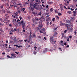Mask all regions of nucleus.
Here are the masks:
<instances>
[{"label": "nucleus", "mask_w": 77, "mask_h": 77, "mask_svg": "<svg viewBox=\"0 0 77 77\" xmlns=\"http://www.w3.org/2000/svg\"><path fill=\"white\" fill-rule=\"evenodd\" d=\"M56 20H59V16H57L56 17Z\"/></svg>", "instance_id": "nucleus-26"}, {"label": "nucleus", "mask_w": 77, "mask_h": 77, "mask_svg": "<svg viewBox=\"0 0 77 77\" xmlns=\"http://www.w3.org/2000/svg\"><path fill=\"white\" fill-rule=\"evenodd\" d=\"M45 29L43 28L42 29V31L41 30L39 31V32H40V33H44V32H45Z\"/></svg>", "instance_id": "nucleus-4"}, {"label": "nucleus", "mask_w": 77, "mask_h": 77, "mask_svg": "<svg viewBox=\"0 0 77 77\" xmlns=\"http://www.w3.org/2000/svg\"><path fill=\"white\" fill-rule=\"evenodd\" d=\"M35 9H37V10H38L39 9V6L35 7Z\"/></svg>", "instance_id": "nucleus-16"}, {"label": "nucleus", "mask_w": 77, "mask_h": 77, "mask_svg": "<svg viewBox=\"0 0 77 77\" xmlns=\"http://www.w3.org/2000/svg\"><path fill=\"white\" fill-rule=\"evenodd\" d=\"M57 31H55L54 34L53 35V36L54 38L57 37Z\"/></svg>", "instance_id": "nucleus-5"}, {"label": "nucleus", "mask_w": 77, "mask_h": 77, "mask_svg": "<svg viewBox=\"0 0 77 77\" xmlns=\"http://www.w3.org/2000/svg\"><path fill=\"white\" fill-rule=\"evenodd\" d=\"M13 38L14 39V42H15V41H16V40H17V38L16 37H14Z\"/></svg>", "instance_id": "nucleus-15"}, {"label": "nucleus", "mask_w": 77, "mask_h": 77, "mask_svg": "<svg viewBox=\"0 0 77 77\" xmlns=\"http://www.w3.org/2000/svg\"><path fill=\"white\" fill-rule=\"evenodd\" d=\"M31 10L32 11H34V8L33 7H31Z\"/></svg>", "instance_id": "nucleus-21"}, {"label": "nucleus", "mask_w": 77, "mask_h": 77, "mask_svg": "<svg viewBox=\"0 0 77 77\" xmlns=\"http://www.w3.org/2000/svg\"><path fill=\"white\" fill-rule=\"evenodd\" d=\"M47 51V48H46L45 49V51H44L43 52V53H44V52H45V51H46H46Z\"/></svg>", "instance_id": "nucleus-30"}, {"label": "nucleus", "mask_w": 77, "mask_h": 77, "mask_svg": "<svg viewBox=\"0 0 77 77\" xmlns=\"http://www.w3.org/2000/svg\"><path fill=\"white\" fill-rule=\"evenodd\" d=\"M19 24L20 25H21L23 26H25V25H26V23H24V21L22 20L21 22H19Z\"/></svg>", "instance_id": "nucleus-2"}, {"label": "nucleus", "mask_w": 77, "mask_h": 77, "mask_svg": "<svg viewBox=\"0 0 77 77\" xmlns=\"http://www.w3.org/2000/svg\"><path fill=\"white\" fill-rule=\"evenodd\" d=\"M12 32H14V31L11 30L10 31V35H12Z\"/></svg>", "instance_id": "nucleus-14"}, {"label": "nucleus", "mask_w": 77, "mask_h": 77, "mask_svg": "<svg viewBox=\"0 0 77 77\" xmlns=\"http://www.w3.org/2000/svg\"><path fill=\"white\" fill-rule=\"evenodd\" d=\"M46 17V18H49V15L47 16Z\"/></svg>", "instance_id": "nucleus-64"}, {"label": "nucleus", "mask_w": 77, "mask_h": 77, "mask_svg": "<svg viewBox=\"0 0 77 77\" xmlns=\"http://www.w3.org/2000/svg\"><path fill=\"white\" fill-rule=\"evenodd\" d=\"M60 42L61 43V44H63V41H61Z\"/></svg>", "instance_id": "nucleus-51"}, {"label": "nucleus", "mask_w": 77, "mask_h": 77, "mask_svg": "<svg viewBox=\"0 0 77 77\" xmlns=\"http://www.w3.org/2000/svg\"><path fill=\"white\" fill-rule=\"evenodd\" d=\"M26 10V9L25 8H23L22 10H21V11H22L24 14H26V11H25Z\"/></svg>", "instance_id": "nucleus-6"}, {"label": "nucleus", "mask_w": 77, "mask_h": 77, "mask_svg": "<svg viewBox=\"0 0 77 77\" xmlns=\"http://www.w3.org/2000/svg\"><path fill=\"white\" fill-rule=\"evenodd\" d=\"M67 41H69V38H68L67 39Z\"/></svg>", "instance_id": "nucleus-53"}, {"label": "nucleus", "mask_w": 77, "mask_h": 77, "mask_svg": "<svg viewBox=\"0 0 77 77\" xmlns=\"http://www.w3.org/2000/svg\"><path fill=\"white\" fill-rule=\"evenodd\" d=\"M32 36V38H36V35H35V34H33Z\"/></svg>", "instance_id": "nucleus-13"}, {"label": "nucleus", "mask_w": 77, "mask_h": 77, "mask_svg": "<svg viewBox=\"0 0 77 77\" xmlns=\"http://www.w3.org/2000/svg\"><path fill=\"white\" fill-rule=\"evenodd\" d=\"M38 15H40V16H41V12H40L39 13H38Z\"/></svg>", "instance_id": "nucleus-38"}, {"label": "nucleus", "mask_w": 77, "mask_h": 77, "mask_svg": "<svg viewBox=\"0 0 77 77\" xmlns=\"http://www.w3.org/2000/svg\"><path fill=\"white\" fill-rule=\"evenodd\" d=\"M67 31L66 30H65L64 32V33H66Z\"/></svg>", "instance_id": "nucleus-57"}, {"label": "nucleus", "mask_w": 77, "mask_h": 77, "mask_svg": "<svg viewBox=\"0 0 77 77\" xmlns=\"http://www.w3.org/2000/svg\"><path fill=\"white\" fill-rule=\"evenodd\" d=\"M74 33H75V35H76L77 34V32L76 31H75L74 32Z\"/></svg>", "instance_id": "nucleus-56"}, {"label": "nucleus", "mask_w": 77, "mask_h": 77, "mask_svg": "<svg viewBox=\"0 0 77 77\" xmlns=\"http://www.w3.org/2000/svg\"><path fill=\"white\" fill-rule=\"evenodd\" d=\"M73 13H74L75 14H76V13H77V11H73Z\"/></svg>", "instance_id": "nucleus-37"}, {"label": "nucleus", "mask_w": 77, "mask_h": 77, "mask_svg": "<svg viewBox=\"0 0 77 77\" xmlns=\"http://www.w3.org/2000/svg\"><path fill=\"white\" fill-rule=\"evenodd\" d=\"M65 27H67V29H68V27H69V24H65Z\"/></svg>", "instance_id": "nucleus-11"}, {"label": "nucleus", "mask_w": 77, "mask_h": 77, "mask_svg": "<svg viewBox=\"0 0 77 77\" xmlns=\"http://www.w3.org/2000/svg\"><path fill=\"white\" fill-rule=\"evenodd\" d=\"M35 21H39V19H38V18H35Z\"/></svg>", "instance_id": "nucleus-32"}, {"label": "nucleus", "mask_w": 77, "mask_h": 77, "mask_svg": "<svg viewBox=\"0 0 77 77\" xmlns=\"http://www.w3.org/2000/svg\"><path fill=\"white\" fill-rule=\"evenodd\" d=\"M7 13L8 14H11V11L9 10H8L7 11Z\"/></svg>", "instance_id": "nucleus-20"}, {"label": "nucleus", "mask_w": 77, "mask_h": 77, "mask_svg": "<svg viewBox=\"0 0 77 77\" xmlns=\"http://www.w3.org/2000/svg\"><path fill=\"white\" fill-rule=\"evenodd\" d=\"M42 6H43V7H45V5H44L43 4H42Z\"/></svg>", "instance_id": "nucleus-61"}, {"label": "nucleus", "mask_w": 77, "mask_h": 77, "mask_svg": "<svg viewBox=\"0 0 77 77\" xmlns=\"http://www.w3.org/2000/svg\"><path fill=\"white\" fill-rule=\"evenodd\" d=\"M5 54H6V53L5 52H3L2 53V54L5 55Z\"/></svg>", "instance_id": "nucleus-60"}, {"label": "nucleus", "mask_w": 77, "mask_h": 77, "mask_svg": "<svg viewBox=\"0 0 77 77\" xmlns=\"http://www.w3.org/2000/svg\"><path fill=\"white\" fill-rule=\"evenodd\" d=\"M61 23V26H65V23Z\"/></svg>", "instance_id": "nucleus-24"}, {"label": "nucleus", "mask_w": 77, "mask_h": 77, "mask_svg": "<svg viewBox=\"0 0 77 77\" xmlns=\"http://www.w3.org/2000/svg\"><path fill=\"white\" fill-rule=\"evenodd\" d=\"M18 6H21V3H19L17 4Z\"/></svg>", "instance_id": "nucleus-49"}, {"label": "nucleus", "mask_w": 77, "mask_h": 77, "mask_svg": "<svg viewBox=\"0 0 77 77\" xmlns=\"http://www.w3.org/2000/svg\"><path fill=\"white\" fill-rule=\"evenodd\" d=\"M34 6H37V3H35V4L34 5Z\"/></svg>", "instance_id": "nucleus-39"}, {"label": "nucleus", "mask_w": 77, "mask_h": 77, "mask_svg": "<svg viewBox=\"0 0 77 77\" xmlns=\"http://www.w3.org/2000/svg\"><path fill=\"white\" fill-rule=\"evenodd\" d=\"M71 8H75V6L73 5H72L71 6Z\"/></svg>", "instance_id": "nucleus-25"}, {"label": "nucleus", "mask_w": 77, "mask_h": 77, "mask_svg": "<svg viewBox=\"0 0 77 77\" xmlns=\"http://www.w3.org/2000/svg\"><path fill=\"white\" fill-rule=\"evenodd\" d=\"M58 15H59V16H60L62 15V14H61V13H58Z\"/></svg>", "instance_id": "nucleus-23"}, {"label": "nucleus", "mask_w": 77, "mask_h": 77, "mask_svg": "<svg viewBox=\"0 0 77 77\" xmlns=\"http://www.w3.org/2000/svg\"><path fill=\"white\" fill-rule=\"evenodd\" d=\"M73 1L74 3H76V2H77V0H73Z\"/></svg>", "instance_id": "nucleus-42"}, {"label": "nucleus", "mask_w": 77, "mask_h": 77, "mask_svg": "<svg viewBox=\"0 0 77 77\" xmlns=\"http://www.w3.org/2000/svg\"><path fill=\"white\" fill-rule=\"evenodd\" d=\"M71 20H73L74 19V17H71L70 18Z\"/></svg>", "instance_id": "nucleus-36"}, {"label": "nucleus", "mask_w": 77, "mask_h": 77, "mask_svg": "<svg viewBox=\"0 0 77 77\" xmlns=\"http://www.w3.org/2000/svg\"><path fill=\"white\" fill-rule=\"evenodd\" d=\"M38 38H40V39H41V37L40 36H38Z\"/></svg>", "instance_id": "nucleus-48"}, {"label": "nucleus", "mask_w": 77, "mask_h": 77, "mask_svg": "<svg viewBox=\"0 0 77 77\" xmlns=\"http://www.w3.org/2000/svg\"><path fill=\"white\" fill-rule=\"evenodd\" d=\"M53 8H52L50 9V12H53Z\"/></svg>", "instance_id": "nucleus-28"}, {"label": "nucleus", "mask_w": 77, "mask_h": 77, "mask_svg": "<svg viewBox=\"0 0 77 77\" xmlns=\"http://www.w3.org/2000/svg\"><path fill=\"white\" fill-rule=\"evenodd\" d=\"M37 30H39L40 31L41 30V28H39V27H37Z\"/></svg>", "instance_id": "nucleus-31"}, {"label": "nucleus", "mask_w": 77, "mask_h": 77, "mask_svg": "<svg viewBox=\"0 0 77 77\" xmlns=\"http://www.w3.org/2000/svg\"><path fill=\"white\" fill-rule=\"evenodd\" d=\"M69 1H67L66 3L67 4H69Z\"/></svg>", "instance_id": "nucleus-59"}, {"label": "nucleus", "mask_w": 77, "mask_h": 77, "mask_svg": "<svg viewBox=\"0 0 77 77\" xmlns=\"http://www.w3.org/2000/svg\"><path fill=\"white\" fill-rule=\"evenodd\" d=\"M7 57L9 58V59H10V58H11V57H10V56H9V55H8L7 56Z\"/></svg>", "instance_id": "nucleus-45"}, {"label": "nucleus", "mask_w": 77, "mask_h": 77, "mask_svg": "<svg viewBox=\"0 0 77 77\" xmlns=\"http://www.w3.org/2000/svg\"><path fill=\"white\" fill-rule=\"evenodd\" d=\"M72 38V36L71 35H70L69 36V38H70V39H71Z\"/></svg>", "instance_id": "nucleus-58"}, {"label": "nucleus", "mask_w": 77, "mask_h": 77, "mask_svg": "<svg viewBox=\"0 0 77 77\" xmlns=\"http://www.w3.org/2000/svg\"><path fill=\"white\" fill-rule=\"evenodd\" d=\"M61 35H62V36H65V35H64V33H61Z\"/></svg>", "instance_id": "nucleus-41"}, {"label": "nucleus", "mask_w": 77, "mask_h": 77, "mask_svg": "<svg viewBox=\"0 0 77 77\" xmlns=\"http://www.w3.org/2000/svg\"><path fill=\"white\" fill-rule=\"evenodd\" d=\"M11 58L13 57L14 58H15L16 57V56H14V57H10V58H11Z\"/></svg>", "instance_id": "nucleus-52"}, {"label": "nucleus", "mask_w": 77, "mask_h": 77, "mask_svg": "<svg viewBox=\"0 0 77 77\" xmlns=\"http://www.w3.org/2000/svg\"><path fill=\"white\" fill-rule=\"evenodd\" d=\"M18 48H21V47H22V46H21V45H20V46H18Z\"/></svg>", "instance_id": "nucleus-55"}, {"label": "nucleus", "mask_w": 77, "mask_h": 77, "mask_svg": "<svg viewBox=\"0 0 77 77\" xmlns=\"http://www.w3.org/2000/svg\"><path fill=\"white\" fill-rule=\"evenodd\" d=\"M14 14H15V16H16V17H17V16H18V14L17 13V12L15 13H14Z\"/></svg>", "instance_id": "nucleus-29"}, {"label": "nucleus", "mask_w": 77, "mask_h": 77, "mask_svg": "<svg viewBox=\"0 0 77 77\" xmlns=\"http://www.w3.org/2000/svg\"><path fill=\"white\" fill-rule=\"evenodd\" d=\"M32 13L34 15H35V14H36V13H35V12H32Z\"/></svg>", "instance_id": "nucleus-47"}, {"label": "nucleus", "mask_w": 77, "mask_h": 77, "mask_svg": "<svg viewBox=\"0 0 77 77\" xmlns=\"http://www.w3.org/2000/svg\"><path fill=\"white\" fill-rule=\"evenodd\" d=\"M76 15V14H73V17H75Z\"/></svg>", "instance_id": "nucleus-54"}, {"label": "nucleus", "mask_w": 77, "mask_h": 77, "mask_svg": "<svg viewBox=\"0 0 77 77\" xmlns=\"http://www.w3.org/2000/svg\"><path fill=\"white\" fill-rule=\"evenodd\" d=\"M60 8H62L63 7V5H60Z\"/></svg>", "instance_id": "nucleus-27"}, {"label": "nucleus", "mask_w": 77, "mask_h": 77, "mask_svg": "<svg viewBox=\"0 0 77 77\" xmlns=\"http://www.w3.org/2000/svg\"><path fill=\"white\" fill-rule=\"evenodd\" d=\"M67 13H68V14H71L72 13V12H71V11H67Z\"/></svg>", "instance_id": "nucleus-18"}, {"label": "nucleus", "mask_w": 77, "mask_h": 77, "mask_svg": "<svg viewBox=\"0 0 77 77\" xmlns=\"http://www.w3.org/2000/svg\"><path fill=\"white\" fill-rule=\"evenodd\" d=\"M42 26L43 25L42 23V25H38V27H40V28H41V27H42Z\"/></svg>", "instance_id": "nucleus-17"}, {"label": "nucleus", "mask_w": 77, "mask_h": 77, "mask_svg": "<svg viewBox=\"0 0 77 77\" xmlns=\"http://www.w3.org/2000/svg\"><path fill=\"white\" fill-rule=\"evenodd\" d=\"M11 55L12 56H15V55H16V54H11Z\"/></svg>", "instance_id": "nucleus-22"}, {"label": "nucleus", "mask_w": 77, "mask_h": 77, "mask_svg": "<svg viewBox=\"0 0 77 77\" xmlns=\"http://www.w3.org/2000/svg\"><path fill=\"white\" fill-rule=\"evenodd\" d=\"M46 13L45 14V15H49V13L48 12V10H46Z\"/></svg>", "instance_id": "nucleus-9"}, {"label": "nucleus", "mask_w": 77, "mask_h": 77, "mask_svg": "<svg viewBox=\"0 0 77 77\" xmlns=\"http://www.w3.org/2000/svg\"><path fill=\"white\" fill-rule=\"evenodd\" d=\"M50 41L51 43H52L54 41L53 37V36H51L50 38Z\"/></svg>", "instance_id": "nucleus-3"}, {"label": "nucleus", "mask_w": 77, "mask_h": 77, "mask_svg": "<svg viewBox=\"0 0 77 77\" xmlns=\"http://www.w3.org/2000/svg\"><path fill=\"white\" fill-rule=\"evenodd\" d=\"M29 37H30V38H29V40H27V42L28 43H29V44H32L33 43V41H32V40L31 39V38H32V35H30L29 36Z\"/></svg>", "instance_id": "nucleus-1"}, {"label": "nucleus", "mask_w": 77, "mask_h": 77, "mask_svg": "<svg viewBox=\"0 0 77 77\" xmlns=\"http://www.w3.org/2000/svg\"><path fill=\"white\" fill-rule=\"evenodd\" d=\"M13 24H15V23H17V21L16 20V19H13Z\"/></svg>", "instance_id": "nucleus-8"}, {"label": "nucleus", "mask_w": 77, "mask_h": 77, "mask_svg": "<svg viewBox=\"0 0 77 77\" xmlns=\"http://www.w3.org/2000/svg\"><path fill=\"white\" fill-rule=\"evenodd\" d=\"M70 10H71V11H74V9L72 8H70Z\"/></svg>", "instance_id": "nucleus-62"}, {"label": "nucleus", "mask_w": 77, "mask_h": 77, "mask_svg": "<svg viewBox=\"0 0 77 77\" xmlns=\"http://www.w3.org/2000/svg\"><path fill=\"white\" fill-rule=\"evenodd\" d=\"M3 26V24L1 23H0V26L2 27Z\"/></svg>", "instance_id": "nucleus-40"}, {"label": "nucleus", "mask_w": 77, "mask_h": 77, "mask_svg": "<svg viewBox=\"0 0 77 77\" xmlns=\"http://www.w3.org/2000/svg\"><path fill=\"white\" fill-rule=\"evenodd\" d=\"M21 9L20 8V9H17V13L18 14H21V11H20V10Z\"/></svg>", "instance_id": "nucleus-10"}, {"label": "nucleus", "mask_w": 77, "mask_h": 77, "mask_svg": "<svg viewBox=\"0 0 77 77\" xmlns=\"http://www.w3.org/2000/svg\"><path fill=\"white\" fill-rule=\"evenodd\" d=\"M19 42H23V40H19Z\"/></svg>", "instance_id": "nucleus-46"}, {"label": "nucleus", "mask_w": 77, "mask_h": 77, "mask_svg": "<svg viewBox=\"0 0 77 77\" xmlns=\"http://www.w3.org/2000/svg\"><path fill=\"white\" fill-rule=\"evenodd\" d=\"M24 26H22V28H23V30H25V28L24 27Z\"/></svg>", "instance_id": "nucleus-43"}, {"label": "nucleus", "mask_w": 77, "mask_h": 77, "mask_svg": "<svg viewBox=\"0 0 77 77\" xmlns=\"http://www.w3.org/2000/svg\"><path fill=\"white\" fill-rule=\"evenodd\" d=\"M44 39H45V40H47V38L45 37H44Z\"/></svg>", "instance_id": "nucleus-63"}, {"label": "nucleus", "mask_w": 77, "mask_h": 77, "mask_svg": "<svg viewBox=\"0 0 77 77\" xmlns=\"http://www.w3.org/2000/svg\"><path fill=\"white\" fill-rule=\"evenodd\" d=\"M15 53H16V54H18V53H19V52H15Z\"/></svg>", "instance_id": "nucleus-50"}, {"label": "nucleus", "mask_w": 77, "mask_h": 77, "mask_svg": "<svg viewBox=\"0 0 77 77\" xmlns=\"http://www.w3.org/2000/svg\"><path fill=\"white\" fill-rule=\"evenodd\" d=\"M55 12L56 14H58L59 13H58V11H57L56 10L55 11Z\"/></svg>", "instance_id": "nucleus-33"}, {"label": "nucleus", "mask_w": 77, "mask_h": 77, "mask_svg": "<svg viewBox=\"0 0 77 77\" xmlns=\"http://www.w3.org/2000/svg\"><path fill=\"white\" fill-rule=\"evenodd\" d=\"M68 30H69V31L70 32H72V31H73V28L71 27V28L70 29H69V28H68Z\"/></svg>", "instance_id": "nucleus-7"}, {"label": "nucleus", "mask_w": 77, "mask_h": 77, "mask_svg": "<svg viewBox=\"0 0 77 77\" xmlns=\"http://www.w3.org/2000/svg\"><path fill=\"white\" fill-rule=\"evenodd\" d=\"M0 8L2 9H3V6L2 5H0Z\"/></svg>", "instance_id": "nucleus-19"}, {"label": "nucleus", "mask_w": 77, "mask_h": 77, "mask_svg": "<svg viewBox=\"0 0 77 77\" xmlns=\"http://www.w3.org/2000/svg\"><path fill=\"white\" fill-rule=\"evenodd\" d=\"M43 19H44V17H41L39 20H43Z\"/></svg>", "instance_id": "nucleus-35"}, {"label": "nucleus", "mask_w": 77, "mask_h": 77, "mask_svg": "<svg viewBox=\"0 0 77 77\" xmlns=\"http://www.w3.org/2000/svg\"><path fill=\"white\" fill-rule=\"evenodd\" d=\"M19 21H20V20L19 19H18L17 21V23H18Z\"/></svg>", "instance_id": "nucleus-44"}, {"label": "nucleus", "mask_w": 77, "mask_h": 77, "mask_svg": "<svg viewBox=\"0 0 77 77\" xmlns=\"http://www.w3.org/2000/svg\"><path fill=\"white\" fill-rule=\"evenodd\" d=\"M55 20V18H54V17L53 18H52V21H53V22H54V21Z\"/></svg>", "instance_id": "nucleus-34"}, {"label": "nucleus", "mask_w": 77, "mask_h": 77, "mask_svg": "<svg viewBox=\"0 0 77 77\" xmlns=\"http://www.w3.org/2000/svg\"><path fill=\"white\" fill-rule=\"evenodd\" d=\"M48 4H50V5H51L53 3V2H48Z\"/></svg>", "instance_id": "nucleus-12"}]
</instances>
